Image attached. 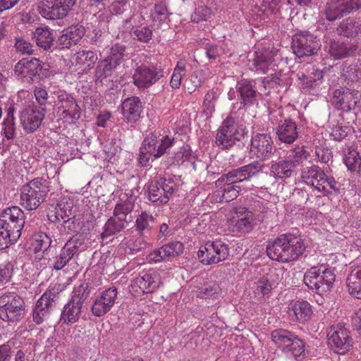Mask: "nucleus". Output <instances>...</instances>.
Segmentation results:
<instances>
[{"label": "nucleus", "instance_id": "1", "mask_svg": "<svg viewBox=\"0 0 361 361\" xmlns=\"http://www.w3.org/2000/svg\"><path fill=\"white\" fill-rule=\"evenodd\" d=\"M306 249L298 231L279 235L267 245V253L272 260L288 263L296 260Z\"/></svg>", "mask_w": 361, "mask_h": 361}, {"label": "nucleus", "instance_id": "2", "mask_svg": "<svg viewBox=\"0 0 361 361\" xmlns=\"http://www.w3.org/2000/svg\"><path fill=\"white\" fill-rule=\"evenodd\" d=\"M24 224V213L18 207L3 212L0 217V250L8 247L19 238Z\"/></svg>", "mask_w": 361, "mask_h": 361}, {"label": "nucleus", "instance_id": "3", "mask_svg": "<svg viewBox=\"0 0 361 361\" xmlns=\"http://www.w3.org/2000/svg\"><path fill=\"white\" fill-rule=\"evenodd\" d=\"M265 207L262 202L255 200L252 204L246 207H237L228 225L233 232L248 233L259 221L262 220V214Z\"/></svg>", "mask_w": 361, "mask_h": 361}, {"label": "nucleus", "instance_id": "4", "mask_svg": "<svg viewBox=\"0 0 361 361\" xmlns=\"http://www.w3.org/2000/svg\"><path fill=\"white\" fill-rule=\"evenodd\" d=\"M174 143V138L168 135L164 136L157 145V136L154 133H149L143 140L140 148L138 161L142 166H147L149 159L153 156L155 158L161 157L167 152Z\"/></svg>", "mask_w": 361, "mask_h": 361}, {"label": "nucleus", "instance_id": "5", "mask_svg": "<svg viewBox=\"0 0 361 361\" xmlns=\"http://www.w3.org/2000/svg\"><path fill=\"white\" fill-rule=\"evenodd\" d=\"M87 286L85 284H81L75 286L73 290L71 299L64 305L60 320L66 324H71L77 322L80 317L82 307L89 296Z\"/></svg>", "mask_w": 361, "mask_h": 361}, {"label": "nucleus", "instance_id": "6", "mask_svg": "<svg viewBox=\"0 0 361 361\" xmlns=\"http://www.w3.org/2000/svg\"><path fill=\"white\" fill-rule=\"evenodd\" d=\"M335 277L333 271L322 265L310 269L304 275V282L309 288L323 295L332 288Z\"/></svg>", "mask_w": 361, "mask_h": 361}, {"label": "nucleus", "instance_id": "7", "mask_svg": "<svg viewBox=\"0 0 361 361\" xmlns=\"http://www.w3.org/2000/svg\"><path fill=\"white\" fill-rule=\"evenodd\" d=\"M49 182H27L23 186L21 204L28 210L36 209L49 191Z\"/></svg>", "mask_w": 361, "mask_h": 361}, {"label": "nucleus", "instance_id": "8", "mask_svg": "<svg viewBox=\"0 0 361 361\" xmlns=\"http://www.w3.org/2000/svg\"><path fill=\"white\" fill-rule=\"evenodd\" d=\"M243 135L240 133L235 125L233 117L225 119L216 135V144L221 149H228L234 145L244 147L242 142Z\"/></svg>", "mask_w": 361, "mask_h": 361}, {"label": "nucleus", "instance_id": "9", "mask_svg": "<svg viewBox=\"0 0 361 361\" xmlns=\"http://www.w3.org/2000/svg\"><path fill=\"white\" fill-rule=\"evenodd\" d=\"M361 9V0H331L322 12V18L329 22L339 20Z\"/></svg>", "mask_w": 361, "mask_h": 361}, {"label": "nucleus", "instance_id": "10", "mask_svg": "<svg viewBox=\"0 0 361 361\" xmlns=\"http://www.w3.org/2000/svg\"><path fill=\"white\" fill-rule=\"evenodd\" d=\"M328 344L336 353L344 355L353 346V339L350 331L345 325L338 324L333 325L327 335Z\"/></svg>", "mask_w": 361, "mask_h": 361}, {"label": "nucleus", "instance_id": "11", "mask_svg": "<svg viewBox=\"0 0 361 361\" xmlns=\"http://www.w3.org/2000/svg\"><path fill=\"white\" fill-rule=\"evenodd\" d=\"M24 301L16 293H8L0 297V318L6 322L18 321L24 314Z\"/></svg>", "mask_w": 361, "mask_h": 361}, {"label": "nucleus", "instance_id": "12", "mask_svg": "<svg viewBox=\"0 0 361 361\" xmlns=\"http://www.w3.org/2000/svg\"><path fill=\"white\" fill-rule=\"evenodd\" d=\"M229 255L228 245L221 240L208 241L197 252L200 262L206 265L225 260Z\"/></svg>", "mask_w": 361, "mask_h": 361}, {"label": "nucleus", "instance_id": "13", "mask_svg": "<svg viewBox=\"0 0 361 361\" xmlns=\"http://www.w3.org/2000/svg\"><path fill=\"white\" fill-rule=\"evenodd\" d=\"M161 284V279L155 270L142 271L135 278L130 285V291L135 297L154 291Z\"/></svg>", "mask_w": 361, "mask_h": 361}, {"label": "nucleus", "instance_id": "14", "mask_svg": "<svg viewBox=\"0 0 361 361\" xmlns=\"http://www.w3.org/2000/svg\"><path fill=\"white\" fill-rule=\"evenodd\" d=\"M277 149L268 133H257L251 140L250 154L259 161H264L275 156Z\"/></svg>", "mask_w": 361, "mask_h": 361}, {"label": "nucleus", "instance_id": "15", "mask_svg": "<svg viewBox=\"0 0 361 361\" xmlns=\"http://www.w3.org/2000/svg\"><path fill=\"white\" fill-rule=\"evenodd\" d=\"M76 0H44L38 6V11L46 19H63L68 16Z\"/></svg>", "mask_w": 361, "mask_h": 361}, {"label": "nucleus", "instance_id": "16", "mask_svg": "<svg viewBox=\"0 0 361 361\" xmlns=\"http://www.w3.org/2000/svg\"><path fill=\"white\" fill-rule=\"evenodd\" d=\"M320 47V40L312 34H298L293 37L291 48L298 58L316 54Z\"/></svg>", "mask_w": 361, "mask_h": 361}, {"label": "nucleus", "instance_id": "17", "mask_svg": "<svg viewBox=\"0 0 361 361\" xmlns=\"http://www.w3.org/2000/svg\"><path fill=\"white\" fill-rule=\"evenodd\" d=\"M360 97L358 90L340 87L333 92L332 104L337 109L348 112L360 102Z\"/></svg>", "mask_w": 361, "mask_h": 361}, {"label": "nucleus", "instance_id": "18", "mask_svg": "<svg viewBox=\"0 0 361 361\" xmlns=\"http://www.w3.org/2000/svg\"><path fill=\"white\" fill-rule=\"evenodd\" d=\"M55 106H56L57 114H59L61 118H68L72 121L79 119L80 108L71 94L66 92H59Z\"/></svg>", "mask_w": 361, "mask_h": 361}, {"label": "nucleus", "instance_id": "19", "mask_svg": "<svg viewBox=\"0 0 361 361\" xmlns=\"http://www.w3.org/2000/svg\"><path fill=\"white\" fill-rule=\"evenodd\" d=\"M117 294V289L114 286L103 290L95 298L92 303V314L96 317L106 314L114 305Z\"/></svg>", "mask_w": 361, "mask_h": 361}, {"label": "nucleus", "instance_id": "20", "mask_svg": "<svg viewBox=\"0 0 361 361\" xmlns=\"http://www.w3.org/2000/svg\"><path fill=\"white\" fill-rule=\"evenodd\" d=\"M59 293V288L56 286H50L37 301L33 310V320L37 324H41L48 316L49 306Z\"/></svg>", "mask_w": 361, "mask_h": 361}, {"label": "nucleus", "instance_id": "21", "mask_svg": "<svg viewBox=\"0 0 361 361\" xmlns=\"http://www.w3.org/2000/svg\"><path fill=\"white\" fill-rule=\"evenodd\" d=\"M162 75L161 71L153 66H140L135 71L133 83L139 89L145 90L157 82Z\"/></svg>", "mask_w": 361, "mask_h": 361}, {"label": "nucleus", "instance_id": "22", "mask_svg": "<svg viewBox=\"0 0 361 361\" xmlns=\"http://www.w3.org/2000/svg\"><path fill=\"white\" fill-rule=\"evenodd\" d=\"M86 33L85 26L81 23L73 24L63 30L58 37L59 49H70L81 41Z\"/></svg>", "mask_w": 361, "mask_h": 361}, {"label": "nucleus", "instance_id": "23", "mask_svg": "<svg viewBox=\"0 0 361 361\" xmlns=\"http://www.w3.org/2000/svg\"><path fill=\"white\" fill-rule=\"evenodd\" d=\"M46 113V111L37 109L35 104L24 109L20 113V119L25 131L31 133L38 129L45 117Z\"/></svg>", "mask_w": 361, "mask_h": 361}, {"label": "nucleus", "instance_id": "24", "mask_svg": "<svg viewBox=\"0 0 361 361\" xmlns=\"http://www.w3.org/2000/svg\"><path fill=\"white\" fill-rule=\"evenodd\" d=\"M298 133L296 123L290 117L283 118L278 121L276 135L281 142L293 143L298 139Z\"/></svg>", "mask_w": 361, "mask_h": 361}, {"label": "nucleus", "instance_id": "25", "mask_svg": "<svg viewBox=\"0 0 361 361\" xmlns=\"http://www.w3.org/2000/svg\"><path fill=\"white\" fill-rule=\"evenodd\" d=\"M287 314L292 321L305 323L311 319L313 310L308 302L295 300L289 302Z\"/></svg>", "mask_w": 361, "mask_h": 361}, {"label": "nucleus", "instance_id": "26", "mask_svg": "<svg viewBox=\"0 0 361 361\" xmlns=\"http://www.w3.org/2000/svg\"><path fill=\"white\" fill-rule=\"evenodd\" d=\"M263 165L258 161L224 173L217 180L224 178H236L235 180H246L262 172Z\"/></svg>", "mask_w": 361, "mask_h": 361}, {"label": "nucleus", "instance_id": "27", "mask_svg": "<svg viewBox=\"0 0 361 361\" xmlns=\"http://www.w3.org/2000/svg\"><path fill=\"white\" fill-rule=\"evenodd\" d=\"M43 70L41 61L35 57L23 58L15 66V73L18 76H29L33 80L34 78L39 75V71Z\"/></svg>", "mask_w": 361, "mask_h": 361}, {"label": "nucleus", "instance_id": "28", "mask_svg": "<svg viewBox=\"0 0 361 361\" xmlns=\"http://www.w3.org/2000/svg\"><path fill=\"white\" fill-rule=\"evenodd\" d=\"M173 192V187L166 182H150L148 185V197L153 202L166 203Z\"/></svg>", "mask_w": 361, "mask_h": 361}, {"label": "nucleus", "instance_id": "29", "mask_svg": "<svg viewBox=\"0 0 361 361\" xmlns=\"http://www.w3.org/2000/svg\"><path fill=\"white\" fill-rule=\"evenodd\" d=\"M37 45L46 51L52 49H59L58 39L56 37V32L48 27H38L33 32Z\"/></svg>", "mask_w": 361, "mask_h": 361}, {"label": "nucleus", "instance_id": "30", "mask_svg": "<svg viewBox=\"0 0 361 361\" xmlns=\"http://www.w3.org/2000/svg\"><path fill=\"white\" fill-rule=\"evenodd\" d=\"M350 269L347 278L348 292L353 297L361 299V259L352 262Z\"/></svg>", "mask_w": 361, "mask_h": 361}, {"label": "nucleus", "instance_id": "31", "mask_svg": "<svg viewBox=\"0 0 361 361\" xmlns=\"http://www.w3.org/2000/svg\"><path fill=\"white\" fill-rule=\"evenodd\" d=\"M142 111V102L137 97L126 99L121 104V113L123 118L128 123H136Z\"/></svg>", "mask_w": 361, "mask_h": 361}, {"label": "nucleus", "instance_id": "32", "mask_svg": "<svg viewBox=\"0 0 361 361\" xmlns=\"http://www.w3.org/2000/svg\"><path fill=\"white\" fill-rule=\"evenodd\" d=\"M82 241L78 238H71L61 249L60 254L56 257L54 268L60 270L71 260L77 252Z\"/></svg>", "mask_w": 361, "mask_h": 361}, {"label": "nucleus", "instance_id": "33", "mask_svg": "<svg viewBox=\"0 0 361 361\" xmlns=\"http://www.w3.org/2000/svg\"><path fill=\"white\" fill-rule=\"evenodd\" d=\"M358 49L357 43L331 40L329 52L334 59H341L355 56Z\"/></svg>", "mask_w": 361, "mask_h": 361}, {"label": "nucleus", "instance_id": "34", "mask_svg": "<svg viewBox=\"0 0 361 361\" xmlns=\"http://www.w3.org/2000/svg\"><path fill=\"white\" fill-rule=\"evenodd\" d=\"M73 203L71 200L66 196L62 197L56 204L50 205L49 209L54 213L56 220L60 221H63L66 224L73 223L71 216L73 215L72 209Z\"/></svg>", "mask_w": 361, "mask_h": 361}, {"label": "nucleus", "instance_id": "35", "mask_svg": "<svg viewBox=\"0 0 361 361\" xmlns=\"http://www.w3.org/2000/svg\"><path fill=\"white\" fill-rule=\"evenodd\" d=\"M337 34L347 38H355L361 33V20L348 17L340 22L336 27Z\"/></svg>", "mask_w": 361, "mask_h": 361}, {"label": "nucleus", "instance_id": "36", "mask_svg": "<svg viewBox=\"0 0 361 361\" xmlns=\"http://www.w3.org/2000/svg\"><path fill=\"white\" fill-rule=\"evenodd\" d=\"M135 197L127 193H122L120 195L119 201L116 203L114 216L117 219L128 221L127 216L131 213L134 208Z\"/></svg>", "mask_w": 361, "mask_h": 361}, {"label": "nucleus", "instance_id": "37", "mask_svg": "<svg viewBox=\"0 0 361 361\" xmlns=\"http://www.w3.org/2000/svg\"><path fill=\"white\" fill-rule=\"evenodd\" d=\"M51 240L45 233L39 232L32 238L30 249L35 254V260L40 261L44 257L45 252L50 247Z\"/></svg>", "mask_w": 361, "mask_h": 361}, {"label": "nucleus", "instance_id": "38", "mask_svg": "<svg viewBox=\"0 0 361 361\" xmlns=\"http://www.w3.org/2000/svg\"><path fill=\"white\" fill-rule=\"evenodd\" d=\"M236 89L243 106L252 105L256 101L257 93L250 81L242 80L238 82Z\"/></svg>", "mask_w": 361, "mask_h": 361}, {"label": "nucleus", "instance_id": "39", "mask_svg": "<svg viewBox=\"0 0 361 361\" xmlns=\"http://www.w3.org/2000/svg\"><path fill=\"white\" fill-rule=\"evenodd\" d=\"M274 53L269 49H263L256 51L255 58L252 61V65L257 69L263 73H266L269 66L273 61Z\"/></svg>", "mask_w": 361, "mask_h": 361}, {"label": "nucleus", "instance_id": "40", "mask_svg": "<svg viewBox=\"0 0 361 361\" xmlns=\"http://www.w3.org/2000/svg\"><path fill=\"white\" fill-rule=\"evenodd\" d=\"M234 182H220V189L217 190L214 192V195L216 197V200L219 198V201L230 202L235 199L239 194L240 187L233 185Z\"/></svg>", "mask_w": 361, "mask_h": 361}, {"label": "nucleus", "instance_id": "41", "mask_svg": "<svg viewBox=\"0 0 361 361\" xmlns=\"http://www.w3.org/2000/svg\"><path fill=\"white\" fill-rule=\"evenodd\" d=\"M117 66L104 59L98 62L94 72V81L97 83H102L104 80L111 77L114 73Z\"/></svg>", "mask_w": 361, "mask_h": 361}, {"label": "nucleus", "instance_id": "42", "mask_svg": "<svg viewBox=\"0 0 361 361\" xmlns=\"http://www.w3.org/2000/svg\"><path fill=\"white\" fill-rule=\"evenodd\" d=\"M295 335L290 331L285 329H277L271 333V338L274 343L283 350L286 353L288 350V346L292 343Z\"/></svg>", "mask_w": 361, "mask_h": 361}, {"label": "nucleus", "instance_id": "43", "mask_svg": "<svg viewBox=\"0 0 361 361\" xmlns=\"http://www.w3.org/2000/svg\"><path fill=\"white\" fill-rule=\"evenodd\" d=\"M128 224V221L117 219L114 216L111 217L105 224L104 231L102 233L103 239L111 237L123 231Z\"/></svg>", "mask_w": 361, "mask_h": 361}, {"label": "nucleus", "instance_id": "44", "mask_svg": "<svg viewBox=\"0 0 361 361\" xmlns=\"http://www.w3.org/2000/svg\"><path fill=\"white\" fill-rule=\"evenodd\" d=\"M295 164L292 161L285 160L272 164L271 172L276 178H284L290 177L293 173Z\"/></svg>", "mask_w": 361, "mask_h": 361}, {"label": "nucleus", "instance_id": "45", "mask_svg": "<svg viewBox=\"0 0 361 361\" xmlns=\"http://www.w3.org/2000/svg\"><path fill=\"white\" fill-rule=\"evenodd\" d=\"M98 58L95 52L92 51H80L75 54V63L77 65L85 66L91 68L97 62Z\"/></svg>", "mask_w": 361, "mask_h": 361}, {"label": "nucleus", "instance_id": "46", "mask_svg": "<svg viewBox=\"0 0 361 361\" xmlns=\"http://www.w3.org/2000/svg\"><path fill=\"white\" fill-rule=\"evenodd\" d=\"M291 343L286 353L289 356L293 357L297 361L302 360L305 353L304 341L295 336Z\"/></svg>", "mask_w": 361, "mask_h": 361}, {"label": "nucleus", "instance_id": "47", "mask_svg": "<svg viewBox=\"0 0 361 361\" xmlns=\"http://www.w3.org/2000/svg\"><path fill=\"white\" fill-rule=\"evenodd\" d=\"M221 293L219 286L214 282L204 283L199 288L197 295L203 299L216 298Z\"/></svg>", "mask_w": 361, "mask_h": 361}, {"label": "nucleus", "instance_id": "48", "mask_svg": "<svg viewBox=\"0 0 361 361\" xmlns=\"http://www.w3.org/2000/svg\"><path fill=\"white\" fill-rule=\"evenodd\" d=\"M126 47L121 43H116L110 49L109 56L106 58L116 66L120 65L126 56Z\"/></svg>", "mask_w": 361, "mask_h": 361}, {"label": "nucleus", "instance_id": "49", "mask_svg": "<svg viewBox=\"0 0 361 361\" xmlns=\"http://www.w3.org/2000/svg\"><path fill=\"white\" fill-rule=\"evenodd\" d=\"M344 163L348 170L358 172L361 168V157L355 149H349L345 155Z\"/></svg>", "mask_w": 361, "mask_h": 361}, {"label": "nucleus", "instance_id": "50", "mask_svg": "<svg viewBox=\"0 0 361 361\" xmlns=\"http://www.w3.org/2000/svg\"><path fill=\"white\" fill-rule=\"evenodd\" d=\"M301 178L303 180L311 179L312 180H331L326 177L324 171L317 166H313L305 169L302 172Z\"/></svg>", "mask_w": 361, "mask_h": 361}, {"label": "nucleus", "instance_id": "51", "mask_svg": "<svg viewBox=\"0 0 361 361\" xmlns=\"http://www.w3.org/2000/svg\"><path fill=\"white\" fill-rule=\"evenodd\" d=\"M273 288L274 284L267 276H263L255 283L254 292L257 296H269Z\"/></svg>", "mask_w": 361, "mask_h": 361}, {"label": "nucleus", "instance_id": "52", "mask_svg": "<svg viewBox=\"0 0 361 361\" xmlns=\"http://www.w3.org/2000/svg\"><path fill=\"white\" fill-rule=\"evenodd\" d=\"M154 222V218L152 214L146 212H142L135 220L136 228L139 232L142 233L145 231L149 230L151 225Z\"/></svg>", "mask_w": 361, "mask_h": 361}, {"label": "nucleus", "instance_id": "53", "mask_svg": "<svg viewBox=\"0 0 361 361\" xmlns=\"http://www.w3.org/2000/svg\"><path fill=\"white\" fill-rule=\"evenodd\" d=\"M33 92L37 104L35 105L37 108L47 112V105L49 104L47 91L42 87H35Z\"/></svg>", "mask_w": 361, "mask_h": 361}, {"label": "nucleus", "instance_id": "54", "mask_svg": "<svg viewBox=\"0 0 361 361\" xmlns=\"http://www.w3.org/2000/svg\"><path fill=\"white\" fill-rule=\"evenodd\" d=\"M279 2L280 0H262V5L257 11V16L263 20L267 18L269 14L272 13L276 9V6Z\"/></svg>", "mask_w": 361, "mask_h": 361}, {"label": "nucleus", "instance_id": "55", "mask_svg": "<svg viewBox=\"0 0 361 361\" xmlns=\"http://www.w3.org/2000/svg\"><path fill=\"white\" fill-rule=\"evenodd\" d=\"M217 98L216 92L214 90H211L206 94L203 101L202 112L208 117L215 110V102Z\"/></svg>", "mask_w": 361, "mask_h": 361}, {"label": "nucleus", "instance_id": "56", "mask_svg": "<svg viewBox=\"0 0 361 361\" xmlns=\"http://www.w3.org/2000/svg\"><path fill=\"white\" fill-rule=\"evenodd\" d=\"M289 161L293 163H300L310 158V153L305 149V146H298L289 152Z\"/></svg>", "mask_w": 361, "mask_h": 361}, {"label": "nucleus", "instance_id": "57", "mask_svg": "<svg viewBox=\"0 0 361 361\" xmlns=\"http://www.w3.org/2000/svg\"><path fill=\"white\" fill-rule=\"evenodd\" d=\"M183 246L180 242H173L162 246V252L166 259L174 257L183 252Z\"/></svg>", "mask_w": 361, "mask_h": 361}, {"label": "nucleus", "instance_id": "58", "mask_svg": "<svg viewBox=\"0 0 361 361\" xmlns=\"http://www.w3.org/2000/svg\"><path fill=\"white\" fill-rule=\"evenodd\" d=\"M212 14L211 8L205 5H200L195 8L191 18L193 22L198 23L200 21L207 20L211 17Z\"/></svg>", "mask_w": 361, "mask_h": 361}, {"label": "nucleus", "instance_id": "59", "mask_svg": "<svg viewBox=\"0 0 361 361\" xmlns=\"http://www.w3.org/2000/svg\"><path fill=\"white\" fill-rule=\"evenodd\" d=\"M185 74V68L182 63H178L174 68L171 79L170 81L171 86L174 89L179 88L181 84L183 76Z\"/></svg>", "mask_w": 361, "mask_h": 361}, {"label": "nucleus", "instance_id": "60", "mask_svg": "<svg viewBox=\"0 0 361 361\" xmlns=\"http://www.w3.org/2000/svg\"><path fill=\"white\" fill-rule=\"evenodd\" d=\"M202 79L197 71L193 72L185 80V86L190 94L194 92L202 85Z\"/></svg>", "mask_w": 361, "mask_h": 361}, {"label": "nucleus", "instance_id": "61", "mask_svg": "<svg viewBox=\"0 0 361 361\" xmlns=\"http://www.w3.org/2000/svg\"><path fill=\"white\" fill-rule=\"evenodd\" d=\"M13 274V265L8 262L0 265V283H6L11 281Z\"/></svg>", "mask_w": 361, "mask_h": 361}, {"label": "nucleus", "instance_id": "62", "mask_svg": "<svg viewBox=\"0 0 361 361\" xmlns=\"http://www.w3.org/2000/svg\"><path fill=\"white\" fill-rule=\"evenodd\" d=\"M132 34L137 37L138 41L147 43L152 39V31L149 28L144 27L134 30L132 31Z\"/></svg>", "mask_w": 361, "mask_h": 361}, {"label": "nucleus", "instance_id": "63", "mask_svg": "<svg viewBox=\"0 0 361 361\" xmlns=\"http://www.w3.org/2000/svg\"><path fill=\"white\" fill-rule=\"evenodd\" d=\"M15 47L17 51L23 54L32 55L34 54L33 46L23 39H17Z\"/></svg>", "mask_w": 361, "mask_h": 361}, {"label": "nucleus", "instance_id": "64", "mask_svg": "<svg viewBox=\"0 0 361 361\" xmlns=\"http://www.w3.org/2000/svg\"><path fill=\"white\" fill-rule=\"evenodd\" d=\"M315 154L320 161L325 164L329 163L333 157L331 150L324 147H317L315 150Z\"/></svg>", "mask_w": 361, "mask_h": 361}]
</instances>
